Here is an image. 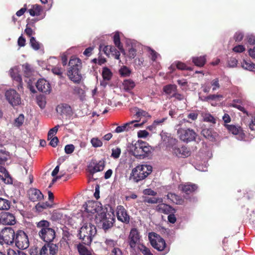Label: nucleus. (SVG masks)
Segmentation results:
<instances>
[{"instance_id":"052dcab7","label":"nucleus","mask_w":255,"mask_h":255,"mask_svg":"<svg viewBox=\"0 0 255 255\" xmlns=\"http://www.w3.org/2000/svg\"><path fill=\"white\" fill-rule=\"evenodd\" d=\"M28 9V7L26 4H25L23 5V7L20 8L19 10H18L16 14L17 16H21L26 11H27Z\"/></svg>"},{"instance_id":"6ab92c4d","label":"nucleus","mask_w":255,"mask_h":255,"mask_svg":"<svg viewBox=\"0 0 255 255\" xmlns=\"http://www.w3.org/2000/svg\"><path fill=\"white\" fill-rule=\"evenodd\" d=\"M29 199L32 202L39 201L43 199L41 192L36 188H30L27 191Z\"/></svg>"},{"instance_id":"4c0bfd02","label":"nucleus","mask_w":255,"mask_h":255,"mask_svg":"<svg viewBox=\"0 0 255 255\" xmlns=\"http://www.w3.org/2000/svg\"><path fill=\"white\" fill-rule=\"evenodd\" d=\"M175 66L177 69L181 70L193 71V68L187 66L184 63L180 61H176Z\"/></svg>"},{"instance_id":"49530a36","label":"nucleus","mask_w":255,"mask_h":255,"mask_svg":"<svg viewBox=\"0 0 255 255\" xmlns=\"http://www.w3.org/2000/svg\"><path fill=\"white\" fill-rule=\"evenodd\" d=\"M91 143L94 147H101L103 145L102 141L97 137L92 138L91 140Z\"/></svg>"},{"instance_id":"79ce46f5","label":"nucleus","mask_w":255,"mask_h":255,"mask_svg":"<svg viewBox=\"0 0 255 255\" xmlns=\"http://www.w3.org/2000/svg\"><path fill=\"white\" fill-rule=\"evenodd\" d=\"M35 207L37 210L41 211L43 209L51 208L52 206L50 203L46 202L44 203H38Z\"/></svg>"},{"instance_id":"aec40b11","label":"nucleus","mask_w":255,"mask_h":255,"mask_svg":"<svg viewBox=\"0 0 255 255\" xmlns=\"http://www.w3.org/2000/svg\"><path fill=\"white\" fill-rule=\"evenodd\" d=\"M226 127L230 132H232L233 134L236 135L239 139L243 140L245 138V133L243 132L242 128L240 127L229 125H226Z\"/></svg>"},{"instance_id":"c85d7f7f","label":"nucleus","mask_w":255,"mask_h":255,"mask_svg":"<svg viewBox=\"0 0 255 255\" xmlns=\"http://www.w3.org/2000/svg\"><path fill=\"white\" fill-rule=\"evenodd\" d=\"M192 62L195 66L199 67H202L204 66L206 62V58L205 56L193 57L192 58Z\"/></svg>"},{"instance_id":"72a5a7b5","label":"nucleus","mask_w":255,"mask_h":255,"mask_svg":"<svg viewBox=\"0 0 255 255\" xmlns=\"http://www.w3.org/2000/svg\"><path fill=\"white\" fill-rule=\"evenodd\" d=\"M163 90L166 94L170 95L177 91V86L175 85L169 84L165 86Z\"/></svg>"},{"instance_id":"39448f33","label":"nucleus","mask_w":255,"mask_h":255,"mask_svg":"<svg viewBox=\"0 0 255 255\" xmlns=\"http://www.w3.org/2000/svg\"><path fill=\"white\" fill-rule=\"evenodd\" d=\"M152 170L151 166L149 165H139L133 168L130 174V179L137 183L145 179L149 175Z\"/></svg>"},{"instance_id":"0e129e2a","label":"nucleus","mask_w":255,"mask_h":255,"mask_svg":"<svg viewBox=\"0 0 255 255\" xmlns=\"http://www.w3.org/2000/svg\"><path fill=\"white\" fill-rule=\"evenodd\" d=\"M238 60L234 57H231L228 61V64L230 67H235L237 66Z\"/></svg>"},{"instance_id":"423d86ee","label":"nucleus","mask_w":255,"mask_h":255,"mask_svg":"<svg viewBox=\"0 0 255 255\" xmlns=\"http://www.w3.org/2000/svg\"><path fill=\"white\" fill-rule=\"evenodd\" d=\"M130 150L133 155L136 158L143 159L151 153V147L147 145L145 142L138 141L134 144H132Z\"/></svg>"},{"instance_id":"4468645a","label":"nucleus","mask_w":255,"mask_h":255,"mask_svg":"<svg viewBox=\"0 0 255 255\" xmlns=\"http://www.w3.org/2000/svg\"><path fill=\"white\" fill-rule=\"evenodd\" d=\"M116 214L119 221L127 224L129 223L130 216L124 206L122 205L118 206L116 209Z\"/></svg>"},{"instance_id":"5fc2aeb1","label":"nucleus","mask_w":255,"mask_h":255,"mask_svg":"<svg viewBox=\"0 0 255 255\" xmlns=\"http://www.w3.org/2000/svg\"><path fill=\"white\" fill-rule=\"evenodd\" d=\"M75 149V146L72 144H67L65 146V152L66 154H71Z\"/></svg>"},{"instance_id":"c03bdc74","label":"nucleus","mask_w":255,"mask_h":255,"mask_svg":"<svg viewBox=\"0 0 255 255\" xmlns=\"http://www.w3.org/2000/svg\"><path fill=\"white\" fill-rule=\"evenodd\" d=\"M138 248L143 255H153L150 249L143 245H140Z\"/></svg>"},{"instance_id":"09e8293b","label":"nucleus","mask_w":255,"mask_h":255,"mask_svg":"<svg viewBox=\"0 0 255 255\" xmlns=\"http://www.w3.org/2000/svg\"><path fill=\"white\" fill-rule=\"evenodd\" d=\"M110 53L115 56V59L117 60L120 59V52L114 46H111Z\"/></svg>"},{"instance_id":"603ef678","label":"nucleus","mask_w":255,"mask_h":255,"mask_svg":"<svg viewBox=\"0 0 255 255\" xmlns=\"http://www.w3.org/2000/svg\"><path fill=\"white\" fill-rule=\"evenodd\" d=\"M52 72L53 73V74L59 76L60 77H62L63 70L61 67L59 66H55L53 67L52 69Z\"/></svg>"},{"instance_id":"0eeeda50","label":"nucleus","mask_w":255,"mask_h":255,"mask_svg":"<svg viewBox=\"0 0 255 255\" xmlns=\"http://www.w3.org/2000/svg\"><path fill=\"white\" fill-rule=\"evenodd\" d=\"M14 243L16 247L20 250H23L27 249L29 246L28 235L23 230H18L16 232Z\"/></svg>"},{"instance_id":"2f4dec72","label":"nucleus","mask_w":255,"mask_h":255,"mask_svg":"<svg viewBox=\"0 0 255 255\" xmlns=\"http://www.w3.org/2000/svg\"><path fill=\"white\" fill-rule=\"evenodd\" d=\"M22 68L25 77H29L32 75L33 69L30 64L25 63L22 65Z\"/></svg>"},{"instance_id":"37998d69","label":"nucleus","mask_w":255,"mask_h":255,"mask_svg":"<svg viewBox=\"0 0 255 255\" xmlns=\"http://www.w3.org/2000/svg\"><path fill=\"white\" fill-rule=\"evenodd\" d=\"M24 117L23 114H20L19 116L14 120V125L17 127L22 126L24 122Z\"/></svg>"},{"instance_id":"f03ea898","label":"nucleus","mask_w":255,"mask_h":255,"mask_svg":"<svg viewBox=\"0 0 255 255\" xmlns=\"http://www.w3.org/2000/svg\"><path fill=\"white\" fill-rule=\"evenodd\" d=\"M69 69L67 75L75 83H80L82 79L80 70L82 68L81 60L78 58H72L69 62Z\"/></svg>"},{"instance_id":"9d476101","label":"nucleus","mask_w":255,"mask_h":255,"mask_svg":"<svg viewBox=\"0 0 255 255\" xmlns=\"http://www.w3.org/2000/svg\"><path fill=\"white\" fill-rule=\"evenodd\" d=\"M1 236L5 244L12 245L14 242L16 232L11 227H5L1 231Z\"/></svg>"},{"instance_id":"2eb2a0df","label":"nucleus","mask_w":255,"mask_h":255,"mask_svg":"<svg viewBox=\"0 0 255 255\" xmlns=\"http://www.w3.org/2000/svg\"><path fill=\"white\" fill-rule=\"evenodd\" d=\"M58 250L56 244H47L44 245L40 250L39 255H55Z\"/></svg>"},{"instance_id":"774afa93","label":"nucleus","mask_w":255,"mask_h":255,"mask_svg":"<svg viewBox=\"0 0 255 255\" xmlns=\"http://www.w3.org/2000/svg\"><path fill=\"white\" fill-rule=\"evenodd\" d=\"M149 134V133L145 130H140L137 132V136L139 138H145Z\"/></svg>"},{"instance_id":"de8ad7c7","label":"nucleus","mask_w":255,"mask_h":255,"mask_svg":"<svg viewBox=\"0 0 255 255\" xmlns=\"http://www.w3.org/2000/svg\"><path fill=\"white\" fill-rule=\"evenodd\" d=\"M73 89V94L75 95H77L79 97H82L84 94V91L78 86H74L72 88Z\"/></svg>"},{"instance_id":"ddd939ff","label":"nucleus","mask_w":255,"mask_h":255,"mask_svg":"<svg viewBox=\"0 0 255 255\" xmlns=\"http://www.w3.org/2000/svg\"><path fill=\"white\" fill-rule=\"evenodd\" d=\"M128 243L130 247L134 249L140 242V235L138 230L135 228L131 229L128 237Z\"/></svg>"},{"instance_id":"6e6d98bb","label":"nucleus","mask_w":255,"mask_h":255,"mask_svg":"<svg viewBox=\"0 0 255 255\" xmlns=\"http://www.w3.org/2000/svg\"><path fill=\"white\" fill-rule=\"evenodd\" d=\"M148 51L151 56V59L153 61H155L157 57L158 53L150 47L148 48Z\"/></svg>"},{"instance_id":"13d9d810","label":"nucleus","mask_w":255,"mask_h":255,"mask_svg":"<svg viewBox=\"0 0 255 255\" xmlns=\"http://www.w3.org/2000/svg\"><path fill=\"white\" fill-rule=\"evenodd\" d=\"M159 200V198H156L154 197H146L144 201L145 203L154 204L158 203Z\"/></svg>"},{"instance_id":"680f3d73","label":"nucleus","mask_w":255,"mask_h":255,"mask_svg":"<svg viewBox=\"0 0 255 255\" xmlns=\"http://www.w3.org/2000/svg\"><path fill=\"white\" fill-rule=\"evenodd\" d=\"M198 114L197 112H193L189 113L187 115V118L192 121H195L197 119Z\"/></svg>"},{"instance_id":"ea45409f","label":"nucleus","mask_w":255,"mask_h":255,"mask_svg":"<svg viewBox=\"0 0 255 255\" xmlns=\"http://www.w3.org/2000/svg\"><path fill=\"white\" fill-rule=\"evenodd\" d=\"M105 243L106 245L108 248H118L117 247L118 243L117 241L111 239H107L106 240Z\"/></svg>"},{"instance_id":"9b49d317","label":"nucleus","mask_w":255,"mask_h":255,"mask_svg":"<svg viewBox=\"0 0 255 255\" xmlns=\"http://www.w3.org/2000/svg\"><path fill=\"white\" fill-rule=\"evenodd\" d=\"M173 154L179 158H185L191 155V152L189 148L184 145L174 144L172 145Z\"/></svg>"},{"instance_id":"f704fd0d","label":"nucleus","mask_w":255,"mask_h":255,"mask_svg":"<svg viewBox=\"0 0 255 255\" xmlns=\"http://www.w3.org/2000/svg\"><path fill=\"white\" fill-rule=\"evenodd\" d=\"M242 67L243 68L248 70L250 71H254L255 70V64L248 62L247 61L244 60L241 63Z\"/></svg>"},{"instance_id":"58836bf2","label":"nucleus","mask_w":255,"mask_h":255,"mask_svg":"<svg viewBox=\"0 0 255 255\" xmlns=\"http://www.w3.org/2000/svg\"><path fill=\"white\" fill-rule=\"evenodd\" d=\"M77 249L80 255H91L90 252L87 248L82 244L77 246Z\"/></svg>"},{"instance_id":"20e7f679","label":"nucleus","mask_w":255,"mask_h":255,"mask_svg":"<svg viewBox=\"0 0 255 255\" xmlns=\"http://www.w3.org/2000/svg\"><path fill=\"white\" fill-rule=\"evenodd\" d=\"M97 230L94 225L85 224L80 229L78 237L82 240V243L89 245L91 244L93 237L96 234Z\"/></svg>"},{"instance_id":"cd10ccee","label":"nucleus","mask_w":255,"mask_h":255,"mask_svg":"<svg viewBox=\"0 0 255 255\" xmlns=\"http://www.w3.org/2000/svg\"><path fill=\"white\" fill-rule=\"evenodd\" d=\"M98 203L93 201H88L86 203L85 211L87 213L94 214L97 212Z\"/></svg>"},{"instance_id":"dca6fc26","label":"nucleus","mask_w":255,"mask_h":255,"mask_svg":"<svg viewBox=\"0 0 255 255\" xmlns=\"http://www.w3.org/2000/svg\"><path fill=\"white\" fill-rule=\"evenodd\" d=\"M109 217H107L106 213H101V222L102 224V228L105 231H107L113 226L115 222V218L111 217L108 214Z\"/></svg>"},{"instance_id":"6e6552de","label":"nucleus","mask_w":255,"mask_h":255,"mask_svg":"<svg viewBox=\"0 0 255 255\" xmlns=\"http://www.w3.org/2000/svg\"><path fill=\"white\" fill-rule=\"evenodd\" d=\"M179 138L186 142H189L196 139L197 133L194 129L190 128H179L177 130Z\"/></svg>"},{"instance_id":"1a4fd4ad","label":"nucleus","mask_w":255,"mask_h":255,"mask_svg":"<svg viewBox=\"0 0 255 255\" xmlns=\"http://www.w3.org/2000/svg\"><path fill=\"white\" fill-rule=\"evenodd\" d=\"M6 100L12 106H16L21 104V98L19 94L14 89H10L5 93Z\"/></svg>"},{"instance_id":"f3484780","label":"nucleus","mask_w":255,"mask_h":255,"mask_svg":"<svg viewBox=\"0 0 255 255\" xmlns=\"http://www.w3.org/2000/svg\"><path fill=\"white\" fill-rule=\"evenodd\" d=\"M15 216L9 212H3L0 214V223L4 225H14L16 223Z\"/></svg>"},{"instance_id":"c756f323","label":"nucleus","mask_w":255,"mask_h":255,"mask_svg":"<svg viewBox=\"0 0 255 255\" xmlns=\"http://www.w3.org/2000/svg\"><path fill=\"white\" fill-rule=\"evenodd\" d=\"M167 197L168 199L171 200L173 203L183 205L184 202V199H183L180 196L172 193H169Z\"/></svg>"},{"instance_id":"8fccbe9b","label":"nucleus","mask_w":255,"mask_h":255,"mask_svg":"<svg viewBox=\"0 0 255 255\" xmlns=\"http://www.w3.org/2000/svg\"><path fill=\"white\" fill-rule=\"evenodd\" d=\"M120 74L122 76H129L131 73L130 70L126 66H123L119 71Z\"/></svg>"},{"instance_id":"b1692460","label":"nucleus","mask_w":255,"mask_h":255,"mask_svg":"<svg viewBox=\"0 0 255 255\" xmlns=\"http://www.w3.org/2000/svg\"><path fill=\"white\" fill-rule=\"evenodd\" d=\"M179 188L183 193L189 195L195 192L198 189V186L195 184L187 183L181 184Z\"/></svg>"},{"instance_id":"7ed1b4c3","label":"nucleus","mask_w":255,"mask_h":255,"mask_svg":"<svg viewBox=\"0 0 255 255\" xmlns=\"http://www.w3.org/2000/svg\"><path fill=\"white\" fill-rule=\"evenodd\" d=\"M148 238L151 246L165 255L170 251V247L167 246L165 240L157 234L151 232L149 234Z\"/></svg>"},{"instance_id":"69168bd1","label":"nucleus","mask_w":255,"mask_h":255,"mask_svg":"<svg viewBox=\"0 0 255 255\" xmlns=\"http://www.w3.org/2000/svg\"><path fill=\"white\" fill-rule=\"evenodd\" d=\"M175 213H170L168 214L167 219L169 223L172 224H174L176 221V217H175L174 214Z\"/></svg>"},{"instance_id":"3c124183","label":"nucleus","mask_w":255,"mask_h":255,"mask_svg":"<svg viewBox=\"0 0 255 255\" xmlns=\"http://www.w3.org/2000/svg\"><path fill=\"white\" fill-rule=\"evenodd\" d=\"M121 153V148L119 147H117L116 148H113L112 150V154L111 156L114 158H118L120 157Z\"/></svg>"},{"instance_id":"a878e982","label":"nucleus","mask_w":255,"mask_h":255,"mask_svg":"<svg viewBox=\"0 0 255 255\" xmlns=\"http://www.w3.org/2000/svg\"><path fill=\"white\" fill-rule=\"evenodd\" d=\"M0 181H2L6 184H12V179L9 175L6 169L0 166Z\"/></svg>"},{"instance_id":"7c9ffc66","label":"nucleus","mask_w":255,"mask_h":255,"mask_svg":"<svg viewBox=\"0 0 255 255\" xmlns=\"http://www.w3.org/2000/svg\"><path fill=\"white\" fill-rule=\"evenodd\" d=\"M114 42L116 46L117 47V48L119 49L120 52L125 54V51L123 48V45L122 44L121 42L120 37V34L119 32H116L114 36Z\"/></svg>"},{"instance_id":"864d4df0","label":"nucleus","mask_w":255,"mask_h":255,"mask_svg":"<svg viewBox=\"0 0 255 255\" xmlns=\"http://www.w3.org/2000/svg\"><path fill=\"white\" fill-rule=\"evenodd\" d=\"M13 79L17 82V88L18 90L22 88V81L21 76L19 74H17Z\"/></svg>"},{"instance_id":"338daca9","label":"nucleus","mask_w":255,"mask_h":255,"mask_svg":"<svg viewBox=\"0 0 255 255\" xmlns=\"http://www.w3.org/2000/svg\"><path fill=\"white\" fill-rule=\"evenodd\" d=\"M247 41L250 45L255 44V36L254 35H249L247 36Z\"/></svg>"},{"instance_id":"a19ab883","label":"nucleus","mask_w":255,"mask_h":255,"mask_svg":"<svg viewBox=\"0 0 255 255\" xmlns=\"http://www.w3.org/2000/svg\"><path fill=\"white\" fill-rule=\"evenodd\" d=\"M102 76L104 80H109L111 78L112 73L108 68L104 67L103 69Z\"/></svg>"},{"instance_id":"5701e85b","label":"nucleus","mask_w":255,"mask_h":255,"mask_svg":"<svg viewBox=\"0 0 255 255\" xmlns=\"http://www.w3.org/2000/svg\"><path fill=\"white\" fill-rule=\"evenodd\" d=\"M156 211L159 213L168 215L170 213H176V210L171 206L161 203L158 205L156 207Z\"/></svg>"},{"instance_id":"e433bc0d","label":"nucleus","mask_w":255,"mask_h":255,"mask_svg":"<svg viewBox=\"0 0 255 255\" xmlns=\"http://www.w3.org/2000/svg\"><path fill=\"white\" fill-rule=\"evenodd\" d=\"M134 82L130 79L125 80L123 82L124 88L126 91L132 90L135 87Z\"/></svg>"},{"instance_id":"e2e57ef3","label":"nucleus","mask_w":255,"mask_h":255,"mask_svg":"<svg viewBox=\"0 0 255 255\" xmlns=\"http://www.w3.org/2000/svg\"><path fill=\"white\" fill-rule=\"evenodd\" d=\"M136 55V50L132 47L128 50V57L129 58L133 59Z\"/></svg>"},{"instance_id":"c9c22d12","label":"nucleus","mask_w":255,"mask_h":255,"mask_svg":"<svg viewBox=\"0 0 255 255\" xmlns=\"http://www.w3.org/2000/svg\"><path fill=\"white\" fill-rule=\"evenodd\" d=\"M203 121L205 122L211 123L213 125L216 124L217 122V118H215L210 113H206L203 116Z\"/></svg>"},{"instance_id":"f8f14e48","label":"nucleus","mask_w":255,"mask_h":255,"mask_svg":"<svg viewBox=\"0 0 255 255\" xmlns=\"http://www.w3.org/2000/svg\"><path fill=\"white\" fill-rule=\"evenodd\" d=\"M57 113L62 117L70 119L74 114L71 107L66 103H60L56 108Z\"/></svg>"},{"instance_id":"bb28decb","label":"nucleus","mask_w":255,"mask_h":255,"mask_svg":"<svg viewBox=\"0 0 255 255\" xmlns=\"http://www.w3.org/2000/svg\"><path fill=\"white\" fill-rule=\"evenodd\" d=\"M27 7L28 12L32 16L40 15L42 10L41 6L38 4L28 5Z\"/></svg>"},{"instance_id":"a18cd8bd","label":"nucleus","mask_w":255,"mask_h":255,"mask_svg":"<svg viewBox=\"0 0 255 255\" xmlns=\"http://www.w3.org/2000/svg\"><path fill=\"white\" fill-rule=\"evenodd\" d=\"M30 44L32 48L35 50H37L40 49V44L34 37H31L30 39Z\"/></svg>"},{"instance_id":"f257e3e1","label":"nucleus","mask_w":255,"mask_h":255,"mask_svg":"<svg viewBox=\"0 0 255 255\" xmlns=\"http://www.w3.org/2000/svg\"><path fill=\"white\" fill-rule=\"evenodd\" d=\"M36 224L39 230L38 235L40 238L45 242L51 244L55 238L56 232L54 229L50 227V223L47 220H42Z\"/></svg>"},{"instance_id":"bf43d9fd","label":"nucleus","mask_w":255,"mask_h":255,"mask_svg":"<svg viewBox=\"0 0 255 255\" xmlns=\"http://www.w3.org/2000/svg\"><path fill=\"white\" fill-rule=\"evenodd\" d=\"M245 50L246 48L243 45H238L235 46L233 49V50L236 53H241L245 51Z\"/></svg>"},{"instance_id":"393cba45","label":"nucleus","mask_w":255,"mask_h":255,"mask_svg":"<svg viewBox=\"0 0 255 255\" xmlns=\"http://www.w3.org/2000/svg\"><path fill=\"white\" fill-rule=\"evenodd\" d=\"M105 166V161L104 160H100L98 162H91L89 167L90 168V172L94 173L97 172L102 171Z\"/></svg>"},{"instance_id":"a211bd4d","label":"nucleus","mask_w":255,"mask_h":255,"mask_svg":"<svg viewBox=\"0 0 255 255\" xmlns=\"http://www.w3.org/2000/svg\"><path fill=\"white\" fill-rule=\"evenodd\" d=\"M36 87L39 92L45 94H49L51 90L50 83L44 79L38 80L36 83Z\"/></svg>"},{"instance_id":"412c9836","label":"nucleus","mask_w":255,"mask_h":255,"mask_svg":"<svg viewBox=\"0 0 255 255\" xmlns=\"http://www.w3.org/2000/svg\"><path fill=\"white\" fill-rule=\"evenodd\" d=\"M136 121H132L131 122L127 123L124 124L123 126H118L115 130V132L116 133H120L125 131H128L130 129L132 128H137L140 127L142 124H134Z\"/></svg>"},{"instance_id":"4be33fe9","label":"nucleus","mask_w":255,"mask_h":255,"mask_svg":"<svg viewBox=\"0 0 255 255\" xmlns=\"http://www.w3.org/2000/svg\"><path fill=\"white\" fill-rule=\"evenodd\" d=\"M202 135L206 139L211 141H215L218 136L217 132L215 131L212 128H205L201 131Z\"/></svg>"},{"instance_id":"4d7b16f0","label":"nucleus","mask_w":255,"mask_h":255,"mask_svg":"<svg viewBox=\"0 0 255 255\" xmlns=\"http://www.w3.org/2000/svg\"><path fill=\"white\" fill-rule=\"evenodd\" d=\"M244 38V34L241 32H237L234 36V39L236 42L241 41Z\"/></svg>"},{"instance_id":"473e14b6","label":"nucleus","mask_w":255,"mask_h":255,"mask_svg":"<svg viewBox=\"0 0 255 255\" xmlns=\"http://www.w3.org/2000/svg\"><path fill=\"white\" fill-rule=\"evenodd\" d=\"M10 207V202L9 200L0 197V210H7Z\"/></svg>"}]
</instances>
